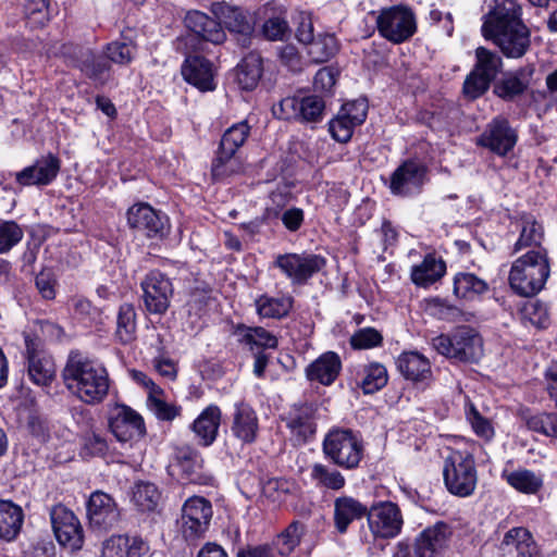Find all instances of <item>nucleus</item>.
I'll return each instance as SVG.
<instances>
[{"label": "nucleus", "instance_id": "27", "mask_svg": "<svg viewBox=\"0 0 557 557\" xmlns=\"http://www.w3.org/2000/svg\"><path fill=\"white\" fill-rule=\"evenodd\" d=\"M87 512L90 523L104 530L112 528L120 519V510L115 500L101 491H96L90 495Z\"/></svg>", "mask_w": 557, "mask_h": 557}, {"label": "nucleus", "instance_id": "22", "mask_svg": "<svg viewBox=\"0 0 557 557\" xmlns=\"http://www.w3.org/2000/svg\"><path fill=\"white\" fill-rule=\"evenodd\" d=\"M318 405L315 403L295 404L283 417L287 429L298 443H306L317 431Z\"/></svg>", "mask_w": 557, "mask_h": 557}, {"label": "nucleus", "instance_id": "23", "mask_svg": "<svg viewBox=\"0 0 557 557\" xmlns=\"http://www.w3.org/2000/svg\"><path fill=\"white\" fill-rule=\"evenodd\" d=\"M61 168L58 157L52 153L38 158L32 165L14 174L15 182L21 187L46 186L57 177Z\"/></svg>", "mask_w": 557, "mask_h": 557}, {"label": "nucleus", "instance_id": "21", "mask_svg": "<svg viewBox=\"0 0 557 557\" xmlns=\"http://www.w3.org/2000/svg\"><path fill=\"white\" fill-rule=\"evenodd\" d=\"M129 227L147 237H163L168 233V216L156 211L148 203H137L127 210Z\"/></svg>", "mask_w": 557, "mask_h": 557}, {"label": "nucleus", "instance_id": "39", "mask_svg": "<svg viewBox=\"0 0 557 557\" xmlns=\"http://www.w3.org/2000/svg\"><path fill=\"white\" fill-rule=\"evenodd\" d=\"M520 227V236L515 244L513 251L517 252L532 246L537 247L536 249L541 248L543 227L531 214L521 215Z\"/></svg>", "mask_w": 557, "mask_h": 557}, {"label": "nucleus", "instance_id": "48", "mask_svg": "<svg viewBox=\"0 0 557 557\" xmlns=\"http://www.w3.org/2000/svg\"><path fill=\"white\" fill-rule=\"evenodd\" d=\"M305 533V525L299 521H293L277 537V549L281 555H288L300 543Z\"/></svg>", "mask_w": 557, "mask_h": 557}, {"label": "nucleus", "instance_id": "47", "mask_svg": "<svg viewBox=\"0 0 557 557\" xmlns=\"http://www.w3.org/2000/svg\"><path fill=\"white\" fill-rule=\"evenodd\" d=\"M240 342L250 346L251 349L255 346L270 349L277 347L276 336L261 326L244 327Z\"/></svg>", "mask_w": 557, "mask_h": 557}, {"label": "nucleus", "instance_id": "24", "mask_svg": "<svg viewBox=\"0 0 557 557\" xmlns=\"http://www.w3.org/2000/svg\"><path fill=\"white\" fill-rule=\"evenodd\" d=\"M517 143V134L507 120L496 117L492 120L485 131L478 138L476 144L488 148L498 156H506Z\"/></svg>", "mask_w": 557, "mask_h": 557}, {"label": "nucleus", "instance_id": "26", "mask_svg": "<svg viewBox=\"0 0 557 557\" xmlns=\"http://www.w3.org/2000/svg\"><path fill=\"white\" fill-rule=\"evenodd\" d=\"M231 433L243 445L256 442L259 433V419L249 404L240 401L234 405Z\"/></svg>", "mask_w": 557, "mask_h": 557}, {"label": "nucleus", "instance_id": "54", "mask_svg": "<svg viewBox=\"0 0 557 557\" xmlns=\"http://www.w3.org/2000/svg\"><path fill=\"white\" fill-rule=\"evenodd\" d=\"M161 394L148 396L147 405L159 420L172 421L181 413V407L164 401Z\"/></svg>", "mask_w": 557, "mask_h": 557}, {"label": "nucleus", "instance_id": "57", "mask_svg": "<svg viewBox=\"0 0 557 557\" xmlns=\"http://www.w3.org/2000/svg\"><path fill=\"white\" fill-rule=\"evenodd\" d=\"M467 419L478 436L487 441L494 436V429L490 420L482 417L473 406L467 412Z\"/></svg>", "mask_w": 557, "mask_h": 557}, {"label": "nucleus", "instance_id": "31", "mask_svg": "<svg viewBox=\"0 0 557 557\" xmlns=\"http://www.w3.org/2000/svg\"><path fill=\"white\" fill-rule=\"evenodd\" d=\"M396 364L399 372L413 382H424L432 375L429 359L418 351L403 352L397 358Z\"/></svg>", "mask_w": 557, "mask_h": 557}, {"label": "nucleus", "instance_id": "50", "mask_svg": "<svg viewBox=\"0 0 557 557\" xmlns=\"http://www.w3.org/2000/svg\"><path fill=\"white\" fill-rule=\"evenodd\" d=\"M343 110H341L336 117L329 122V131L332 137L338 143H347L354 133V128L358 126Z\"/></svg>", "mask_w": 557, "mask_h": 557}, {"label": "nucleus", "instance_id": "19", "mask_svg": "<svg viewBox=\"0 0 557 557\" xmlns=\"http://www.w3.org/2000/svg\"><path fill=\"white\" fill-rule=\"evenodd\" d=\"M497 550L502 557H542L540 545L524 527H513L506 531Z\"/></svg>", "mask_w": 557, "mask_h": 557}, {"label": "nucleus", "instance_id": "41", "mask_svg": "<svg viewBox=\"0 0 557 557\" xmlns=\"http://www.w3.org/2000/svg\"><path fill=\"white\" fill-rule=\"evenodd\" d=\"M503 476L510 486L524 494H535L543 485L542 479L527 469L504 472Z\"/></svg>", "mask_w": 557, "mask_h": 557}, {"label": "nucleus", "instance_id": "53", "mask_svg": "<svg viewBox=\"0 0 557 557\" xmlns=\"http://www.w3.org/2000/svg\"><path fill=\"white\" fill-rule=\"evenodd\" d=\"M25 17L32 27H42L49 21L48 0H28L25 4Z\"/></svg>", "mask_w": 557, "mask_h": 557}, {"label": "nucleus", "instance_id": "4", "mask_svg": "<svg viewBox=\"0 0 557 557\" xmlns=\"http://www.w3.org/2000/svg\"><path fill=\"white\" fill-rule=\"evenodd\" d=\"M443 478L450 494L459 497L472 495L478 483L473 456L466 450L449 449L444 458Z\"/></svg>", "mask_w": 557, "mask_h": 557}, {"label": "nucleus", "instance_id": "61", "mask_svg": "<svg viewBox=\"0 0 557 557\" xmlns=\"http://www.w3.org/2000/svg\"><path fill=\"white\" fill-rule=\"evenodd\" d=\"M296 38L299 42L308 46L315 39L312 18L309 13H299L297 17Z\"/></svg>", "mask_w": 557, "mask_h": 557}, {"label": "nucleus", "instance_id": "40", "mask_svg": "<svg viewBox=\"0 0 557 557\" xmlns=\"http://www.w3.org/2000/svg\"><path fill=\"white\" fill-rule=\"evenodd\" d=\"M132 500L139 511L153 512L160 504L161 493L156 484L141 481L135 484Z\"/></svg>", "mask_w": 557, "mask_h": 557}, {"label": "nucleus", "instance_id": "28", "mask_svg": "<svg viewBox=\"0 0 557 557\" xmlns=\"http://www.w3.org/2000/svg\"><path fill=\"white\" fill-rule=\"evenodd\" d=\"M150 546L140 536L112 535L103 542L101 557H149Z\"/></svg>", "mask_w": 557, "mask_h": 557}, {"label": "nucleus", "instance_id": "44", "mask_svg": "<svg viewBox=\"0 0 557 557\" xmlns=\"http://www.w3.org/2000/svg\"><path fill=\"white\" fill-rule=\"evenodd\" d=\"M387 381L386 368L379 362H373L364 367L360 386L364 394H373L382 389Z\"/></svg>", "mask_w": 557, "mask_h": 557}, {"label": "nucleus", "instance_id": "58", "mask_svg": "<svg viewBox=\"0 0 557 557\" xmlns=\"http://www.w3.org/2000/svg\"><path fill=\"white\" fill-rule=\"evenodd\" d=\"M437 315L442 320L450 321V322H469L472 318V313L466 312L460 308L450 305L446 301L438 300L436 302Z\"/></svg>", "mask_w": 557, "mask_h": 557}, {"label": "nucleus", "instance_id": "17", "mask_svg": "<svg viewBox=\"0 0 557 557\" xmlns=\"http://www.w3.org/2000/svg\"><path fill=\"white\" fill-rule=\"evenodd\" d=\"M109 428L119 442L126 443L146 435L143 417L126 405L116 404L110 411Z\"/></svg>", "mask_w": 557, "mask_h": 557}, {"label": "nucleus", "instance_id": "42", "mask_svg": "<svg viewBox=\"0 0 557 557\" xmlns=\"http://www.w3.org/2000/svg\"><path fill=\"white\" fill-rule=\"evenodd\" d=\"M338 51V44L334 35H319L309 45L308 54L314 63L327 62Z\"/></svg>", "mask_w": 557, "mask_h": 557}, {"label": "nucleus", "instance_id": "33", "mask_svg": "<svg viewBox=\"0 0 557 557\" xmlns=\"http://www.w3.org/2000/svg\"><path fill=\"white\" fill-rule=\"evenodd\" d=\"M368 513L367 507L350 496H342L334 502V523L339 533H345L349 524Z\"/></svg>", "mask_w": 557, "mask_h": 557}, {"label": "nucleus", "instance_id": "5", "mask_svg": "<svg viewBox=\"0 0 557 557\" xmlns=\"http://www.w3.org/2000/svg\"><path fill=\"white\" fill-rule=\"evenodd\" d=\"M322 449L334 465L347 470L358 468L364 450L361 438L348 429L331 430L324 437Z\"/></svg>", "mask_w": 557, "mask_h": 557}, {"label": "nucleus", "instance_id": "45", "mask_svg": "<svg viewBox=\"0 0 557 557\" xmlns=\"http://www.w3.org/2000/svg\"><path fill=\"white\" fill-rule=\"evenodd\" d=\"M175 460L186 479L194 480L193 475L201 468L202 459L200 454L189 445H183L175 449Z\"/></svg>", "mask_w": 557, "mask_h": 557}, {"label": "nucleus", "instance_id": "55", "mask_svg": "<svg viewBox=\"0 0 557 557\" xmlns=\"http://www.w3.org/2000/svg\"><path fill=\"white\" fill-rule=\"evenodd\" d=\"M262 35L268 40H284L290 29L287 21L281 16L269 17L262 25Z\"/></svg>", "mask_w": 557, "mask_h": 557}, {"label": "nucleus", "instance_id": "16", "mask_svg": "<svg viewBox=\"0 0 557 557\" xmlns=\"http://www.w3.org/2000/svg\"><path fill=\"white\" fill-rule=\"evenodd\" d=\"M144 304L149 313L163 314L170 307L173 285L170 278L158 270L150 271L140 283Z\"/></svg>", "mask_w": 557, "mask_h": 557}, {"label": "nucleus", "instance_id": "29", "mask_svg": "<svg viewBox=\"0 0 557 557\" xmlns=\"http://www.w3.org/2000/svg\"><path fill=\"white\" fill-rule=\"evenodd\" d=\"M222 412L216 405H209L191 423L190 429L195 433L198 444L202 447L211 446L219 434Z\"/></svg>", "mask_w": 557, "mask_h": 557}, {"label": "nucleus", "instance_id": "32", "mask_svg": "<svg viewBox=\"0 0 557 557\" xmlns=\"http://www.w3.org/2000/svg\"><path fill=\"white\" fill-rule=\"evenodd\" d=\"M341 367L339 357L335 352L329 351L310 363L306 374L310 381H318L323 385H330L337 377Z\"/></svg>", "mask_w": 557, "mask_h": 557}, {"label": "nucleus", "instance_id": "37", "mask_svg": "<svg viewBox=\"0 0 557 557\" xmlns=\"http://www.w3.org/2000/svg\"><path fill=\"white\" fill-rule=\"evenodd\" d=\"M445 272V262L433 255H428L420 264L412 267L411 280L417 286L428 287L438 281Z\"/></svg>", "mask_w": 557, "mask_h": 557}, {"label": "nucleus", "instance_id": "6", "mask_svg": "<svg viewBox=\"0 0 557 557\" xmlns=\"http://www.w3.org/2000/svg\"><path fill=\"white\" fill-rule=\"evenodd\" d=\"M432 346L438 354L465 362L476 361L482 355V339L469 326L457 327L451 335L434 337Z\"/></svg>", "mask_w": 557, "mask_h": 557}, {"label": "nucleus", "instance_id": "2", "mask_svg": "<svg viewBox=\"0 0 557 557\" xmlns=\"http://www.w3.org/2000/svg\"><path fill=\"white\" fill-rule=\"evenodd\" d=\"M62 376L65 386L85 404H100L109 393L110 379L104 366L77 351L70 354Z\"/></svg>", "mask_w": 557, "mask_h": 557}, {"label": "nucleus", "instance_id": "38", "mask_svg": "<svg viewBox=\"0 0 557 557\" xmlns=\"http://www.w3.org/2000/svg\"><path fill=\"white\" fill-rule=\"evenodd\" d=\"M136 332L137 323L135 308L131 304H122L116 314L114 337L120 344L127 345L136 339Z\"/></svg>", "mask_w": 557, "mask_h": 557}, {"label": "nucleus", "instance_id": "25", "mask_svg": "<svg viewBox=\"0 0 557 557\" xmlns=\"http://www.w3.org/2000/svg\"><path fill=\"white\" fill-rule=\"evenodd\" d=\"M451 535L450 525L443 521L424 529L414 541L416 557H441Z\"/></svg>", "mask_w": 557, "mask_h": 557}, {"label": "nucleus", "instance_id": "49", "mask_svg": "<svg viewBox=\"0 0 557 557\" xmlns=\"http://www.w3.org/2000/svg\"><path fill=\"white\" fill-rule=\"evenodd\" d=\"M527 426L548 437L557 438V412H541L527 419Z\"/></svg>", "mask_w": 557, "mask_h": 557}, {"label": "nucleus", "instance_id": "10", "mask_svg": "<svg viewBox=\"0 0 557 557\" xmlns=\"http://www.w3.org/2000/svg\"><path fill=\"white\" fill-rule=\"evenodd\" d=\"M249 134L250 126L247 122L236 123L224 132L216 157L212 162L214 177L222 178L236 172L235 153L245 144Z\"/></svg>", "mask_w": 557, "mask_h": 557}, {"label": "nucleus", "instance_id": "36", "mask_svg": "<svg viewBox=\"0 0 557 557\" xmlns=\"http://www.w3.org/2000/svg\"><path fill=\"white\" fill-rule=\"evenodd\" d=\"M24 513L20 506L9 500H0V539L13 541L20 533Z\"/></svg>", "mask_w": 557, "mask_h": 557}, {"label": "nucleus", "instance_id": "56", "mask_svg": "<svg viewBox=\"0 0 557 557\" xmlns=\"http://www.w3.org/2000/svg\"><path fill=\"white\" fill-rule=\"evenodd\" d=\"M382 339V335L375 329L366 327L350 337V345L356 349H370L381 345Z\"/></svg>", "mask_w": 557, "mask_h": 557}, {"label": "nucleus", "instance_id": "59", "mask_svg": "<svg viewBox=\"0 0 557 557\" xmlns=\"http://www.w3.org/2000/svg\"><path fill=\"white\" fill-rule=\"evenodd\" d=\"M476 63L473 70H499L502 66V58L497 52L479 47L475 50Z\"/></svg>", "mask_w": 557, "mask_h": 557}, {"label": "nucleus", "instance_id": "11", "mask_svg": "<svg viewBox=\"0 0 557 557\" xmlns=\"http://www.w3.org/2000/svg\"><path fill=\"white\" fill-rule=\"evenodd\" d=\"M210 11L220 21L224 30L235 36L238 44L244 47L250 44L255 34L256 20L249 11L225 2L212 3Z\"/></svg>", "mask_w": 557, "mask_h": 557}, {"label": "nucleus", "instance_id": "63", "mask_svg": "<svg viewBox=\"0 0 557 557\" xmlns=\"http://www.w3.org/2000/svg\"><path fill=\"white\" fill-rule=\"evenodd\" d=\"M525 88V84L517 76L509 75L495 85V92L500 97H512L521 94Z\"/></svg>", "mask_w": 557, "mask_h": 557}, {"label": "nucleus", "instance_id": "35", "mask_svg": "<svg viewBox=\"0 0 557 557\" xmlns=\"http://www.w3.org/2000/svg\"><path fill=\"white\" fill-rule=\"evenodd\" d=\"M293 306L294 298L290 295L272 297L263 294L255 300L257 313L265 319H284L289 314Z\"/></svg>", "mask_w": 557, "mask_h": 557}, {"label": "nucleus", "instance_id": "64", "mask_svg": "<svg viewBox=\"0 0 557 557\" xmlns=\"http://www.w3.org/2000/svg\"><path fill=\"white\" fill-rule=\"evenodd\" d=\"M109 446L107 440L98 433H89L84 440V450L89 456H104Z\"/></svg>", "mask_w": 557, "mask_h": 557}, {"label": "nucleus", "instance_id": "15", "mask_svg": "<svg viewBox=\"0 0 557 557\" xmlns=\"http://www.w3.org/2000/svg\"><path fill=\"white\" fill-rule=\"evenodd\" d=\"M212 505L205 497L193 496L182 508V533L187 541H195L205 535L212 519Z\"/></svg>", "mask_w": 557, "mask_h": 557}, {"label": "nucleus", "instance_id": "3", "mask_svg": "<svg viewBox=\"0 0 557 557\" xmlns=\"http://www.w3.org/2000/svg\"><path fill=\"white\" fill-rule=\"evenodd\" d=\"M549 273L546 249H531L512 263L509 284L516 294L532 297L543 289Z\"/></svg>", "mask_w": 557, "mask_h": 557}, {"label": "nucleus", "instance_id": "12", "mask_svg": "<svg viewBox=\"0 0 557 557\" xmlns=\"http://www.w3.org/2000/svg\"><path fill=\"white\" fill-rule=\"evenodd\" d=\"M77 60H70L66 66L85 67L87 70H106L110 67L108 61L119 66L129 64L135 55V46L132 41H113L109 44L102 57H96L89 49H79Z\"/></svg>", "mask_w": 557, "mask_h": 557}, {"label": "nucleus", "instance_id": "8", "mask_svg": "<svg viewBox=\"0 0 557 557\" xmlns=\"http://www.w3.org/2000/svg\"><path fill=\"white\" fill-rule=\"evenodd\" d=\"M326 104L318 95L304 97H287L274 106V116L286 121H296L301 124H319L325 116Z\"/></svg>", "mask_w": 557, "mask_h": 557}, {"label": "nucleus", "instance_id": "14", "mask_svg": "<svg viewBox=\"0 0 557 557\" xmlns=\"http://www.w3.org/2000/svg\"><path fill=\"white\" fill-rule=\"evenodd\" d=\"M428 175V166L417 159L405 160L392 173L388 188L395 196L410 197L421 191Z\"/></svg>", "mask_w": 557, "mask_h": 557}, {"label": "nucleus", "instance_id": "62", "mask_svg": "<svg viewBox=\"0 0 557 557\" xmlns=\"http://www.w3.org/2000/svg\"><path fill=\"white\" fill-rule=\"evenodd\" d=\"M368 109L369 104L367 98H358L343 104L341 110H343L345 114L355 121V123L361 125L367 119Z\"/></svg>", "mask_w": 557, "mask_h": 557}, {"label": "nucleus", "instance_id": "7", "mask_svg": "<svg viewBox=\"0 0 557 557\" xmlns=\"http://www.w3.org/2000/svg\"><path fill=\"white\" fill-rule=\"evenodd\" d=\"M379 34L394 44L410 39L417 32V20L413 11L403 4L382 9L376 17Z\"/></svg>", "mask_w": 557, "mask_h": 557}, {"label": "nucleus", "instance_id": "13", "mask_svg": "<svg viewBox=\"0 0 557 557\" xmlns=\"http://www.w3.org/2000/svg\"><path fill=\"white\" fill-rule=\"evenodd\" d=\"M369 529L374 539L389 540L401 532L404 517L400 508L393 502H379L367 513Z\"/></svg>", "mask_w": 557, "mask_h": 557}, {"label": "nucleus", "instance_id": "20", "mask_svg": "<svg viewBox=\"0 0 557 557\" xmlns=\"http://www.w3.org/2000/svg\"><path fill=\"white\" fill-rule=\"evenodd\" d=\"M25 344L30 380L40 386L49 385L55 376V364L52 357L42 349L41 342L37 338L26 335Z\"/></svg>", "mask_w": 557, "mask_h": 557}, {"label": "nucleus", "instance_id": "34", "mask_svg": "<svg viewBox=\"0 0 557 557\" xmlns=\"http://www.w3.org/2000/svg\"><path fill=\"white\" fill-rule=\"evenodd\" d=\"M488 289V284L473 273L459 272L454 277V295L458 299L474 301L480 299Z\"/></svg>", "mask_w": 557, "mask_h": 557}, {"label": "nucleus", "instance_id": "1", "mask_svg": "<svg viewBox=\"0 0 557 557\" xmlns=\"http://www.w3.org/2000/svg\"><path fill=\"white\" fill-rule=\"evenodd\" d=\"M522 8L516 0H494L484 16L482 34L492 39L507 58H522L531 45V32L522 21Z\"/></svg>", "mask_w": 557, "mask_h": 557}, {"label": "nucleus", "instance_id": "9", "mask_svg": "<svg viewBox=\"0 0 557 557\" xmlns=\"http://www.w3.org/2000/svg\"><path fill=\"white\" fill-rule=\"evenodd\" d=\"M326 265V260L321 255L302 252H289L277 255L273 261V267L290 281L292 285L302 286L308 281L322 271Z\"/></svg>", "mask_w": 557, "mask_h": 557}, {"label": "nucleus", "instance_id": "30", "mask_svg": "<svg viewBox=\"0 0 557 557\" xmlns=\"http://www.w3.org/2000/svg\"><path fill=\"white\" fill-rule=\"evenodd\" d=\"M184 23L194 34L212 44H222L226 39V34L220 21L201 11L187 12Z\"/></svg>", "mask_w": 557, "mask_h": 557}, {"label": "nucleus", "instance_id": "51", "mask_svg": "<svg viewBox=\"0 0 557 557\" xmlns=\"http://www.w3.org/2000/svg\"><path fill=\"white\" fill-rule=\"evenodd\" d=\"M295 490V482L284 478L270 479L262 487L265 497L278 503L285 500L286 496L294 493Z\"/></svg>", "mask_w": 557, "mask_h": 557}, {"label": "nucleus", "instance_id": "43", "mask_svg": "<svg viewBox=\"0 0 557 557\" xmlns=\"http://www.w3.org/2000/svg\"><path fill=\"white\" fill-rule=\"evenodd\" d=\"M310 475L317 485L333 491L342 490L346 484L344 475L338 470L322 463L312 465Z\"/></svg>", "mask_w": 557, "mask_h": 557}, {"label": "nucleus", "instance_id": "18", "mask_svg": "<svg viewBox=\"0 0 557 557\" xmlns=\"http://www.w3.org/2000/svg\"><path fill=\"white\" fill-rule=\"evenodd\" d=\"M50 518L54 535L62 546L71 550L82 548L83 529L73 511L62 505H57L51 509Z\"/></svg>", "mask_w": 557, "mask_h": 557}, {"label": "nucleus", "instance_id": "46", "mask_svg": "<svg viewBox=\"0 0 557 557\" xmlns=\"http://www.w3.org/2000/svg\"><path fill=\"white\" fill-rule=\"evenodd\" d=\"M493 72H470L463 83V95L469 100L481 97L490 87Z\"/></svg>", "mask_w": 557, "mask_h": 557}, {"label": "nucleus", "instance_id": "60", "mask_svg": "<svg viewBox=\"0 0 557 557\" xmlns=\"http://www.w3.org/2000/svg\"><path fill=\"white\" fill-rule=\"evenodd\" d=\"M184 81L201 91L215 88L213 72H181Z\"/></svg>", "mask_w": 557, "mask_h": 557}, {"label": "nucleus", "instance_id": "52", "mask_svg": "<svg viewBox=\"0 0 557 557\" xmlns=\"http://www.w3.org/2000/svg\"><path fill=\"white\" fill-rule=\"evenodd\" d=\"M24 236L22 227L14 221L0 223V253L10 251Z\"/></svg>", "mask_w": 557, "mask_h": 557}]
</instances>
